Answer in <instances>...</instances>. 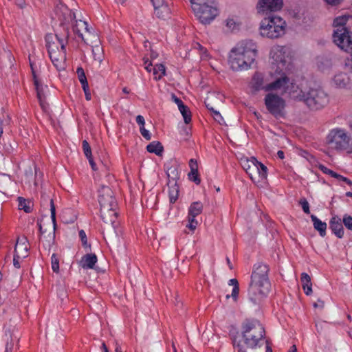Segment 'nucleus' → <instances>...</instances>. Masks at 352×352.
Segmentation results:
<instances>
[{
	"mask_svg": "<svg viewBox=\"0 0 352 352\" xmlns=\"http://www.w3.org/2000/svg\"><path fill=\"white\" fill-rule=\"evenodd\" d=\"M269 272V266L263 263H256L253 267L248 296L249 300L254 305H260L270 292Z\"/></svg>",
	"mask_w": 352,
	"mask_h": 352,
	"instance_id": "obj_1",
	"label": "nucleus"
},
{
	"mask_svg": "<svg viewBox=\"0 0 352 352\" xmlns=\"http://www.w3.org/2000/svg\"><path fill=\"white\" fill-rule=\"evenodd\" d=\"M256 56V43L252 40L242 41L232 49L229 64L233 71L247 70L254 63Z\"/></svg>",
	"mask_w": 352,
	"mask_h": 352,
	"instance_id": "obj_2",
	"label": "nucleus"
},
{
	"mask_svg": "<svg viewBox=\"0 0 352 352\" xmlns=\"http://www.w3.org/2000/svg\"><path fill=\"white\" fill-rule=\"evenodd\" d=\"M98 201L100 206V215L103 221L106 223L113 224L116 221L117 212V202L111 189L104 185H102L99 190Z\"/></svg>",
	"mask_w": 352,
	"mask_h": 352,
	"instance_id": "obj_3",
	"label": "nucleus"
},
{
	"mask_svg": "<svg viewBox=\"0 0 352 352\" xmlns=\"http://www.w3.org/2000/svg\"><path fill=\"white\" fill-rule=\"evenodd\" d=\"M242 340L248 349H255L265 337V331L256 320H246L242 324Z\"/></svg>",
	"mask_w": 352,
	"mask_h": 352,
	"instance_id": "obj_4",
	"label": "nucleus"
},
{
	"mask_svg": "<svg viewBox=\"0 0 352 352\" xmlns=\"http://www.w3.org/2000/svg\"><path fill=\"white\" fill-rule=\"evenodd\" d=\"M46 42L49 56L53 65L58 70L64 69L66 61L64 40L60 38L56 34L55 36L47 35Z\"/></svg>",
	"mask_w": 352,
	"mask_h": 352,
	"instance_id": "obj_5",
	"label": "nucleus"
},
{
	"mask_svg": "<svg viewBox=\"0 0 352 352\" xmlns=\"http://www.w3.org/2000/svg\"><path fill=\"white\" fill-rule=\"evenodd\" d=\"M286 22L276 15H270L260 23V34L271 39L278 38L285 34Z\"/></svg>",
	"mask_w": 352,
	"mask_h": 352,
	"instance_id": "obj_6",
	"label": "nucleus"
},
{
	"mask_svg": "<svg viewBox=\"0 0 352 352\" xmlns=\"http://www.w3.org/2000/svg\"><path fill=\"white\" fill-rule=\"evenodd\" d=\"M242 166L255 184L262 186L265 183L267 179V168L256 158L245 160Z\"/></svg>",
	"mask_w": 352,
	"mask_h": 352,
	"instance_id": "obj_7",
	"label": "nucleus"
},
{
	"mask_svg": "<svg viewBox=\"0 0 352 352\" xmlns=\"http://www.w3.org/2000/svg\"><path fill=\"white\" fill-rule=\"evenodd\" d=\"M272 63L277 67L276 71L286 72L292 68L289 49L285 46H274L270 52Z\"/></svg>",
	"mask_w": 352,
	"mask_h": 352,
	"instance_id": "obj_8",
	"label": "nucleus"
},
{
	"mask_svg": "<svg viewBox=\"0 0 352 352\" xmlns=\"http://www.w3.org/2000/svg\"><path fill=\"white\" fill-rule=\"evenodd\" d=\"M327 144L336 150H352L351 139L341 129L331 130L327 137Z\"/></svg>",
	"mask_w": 352,
	"mask_h": 352,
	"instance_id": "obj_9",
	"label": "nucleus"
},
{
	"mask_svg": "<svg viewBox=\"0 0 352 352\" xmlns=\"http://www.w3.org/2000/svg\"><path fill=\"white\" fill-rule=\"evenodd\" d=\"M305 104L311 110H319L329 102L327 94L320 88H310L307 90Z\"/></svg>",
	"mask_w": 352,
	"mask_h": 352,
	"instance_id": "obj_10",
	"label": "nucleus"
},
{
	"mask_svg": "<svg viewBox=\"0 0 352 352\" xmlns=\"http://www.w3.org/2000/svg\"><path fill=\"white\" fill-rule=\"evenodd\" d=\"M266 109L276 118L285 117V101L280 96L274 94H267L265 97Z\"/></svg>",
	"mask_w": 352,
	"mask_h": 352,
	"instance_id": "obj_11",
	"label": "nucleus"
},
{
	"mask_svg": "<svg viewBox=\"0 0 352 352\" xmlns=\"http://www.w3.org/2000/svg\"><path fill=\"white\" fill-rule=\"evenodd\" d=\"M334 43L342 50L352 52V32L349 29L335 30L333 34Z\"/></svg>",
	"mask_w": 352,
	"mask_h": 352,
	"instance_id": "obj_12",
	"label": "nucleus"
},
{
	"mask_svg": "<svg viewBox=\"0 0 352 352\" xmlns=\"http://www.w3.org/2000/svg\"><path fill=\"white\" fill-rule=\"evenodd\" d=\"M283 0H258L256 9L258 13L264 14L267 12H276L282 9Z\"/></svg>",
	"mask_w": 352,
	"mask_h": 352,
	"instance_id": "obj_13",
	"label": "nucleus"
},
{
	"mask_svg": "<svg viewBox=\"0 0 352 352\" xmlns=\"http://www.w3.org/2000/svg\"><path fill=\"white\" fill-rule=\"evenodd\" d=\"M195 16L203 24H210L219 14V10L217 7H210L206 8L202 7L201 8V13L197 12L196 10H192Z\"/></svg>",
	"mask_w": 352,
	"mask_h": 352,
	"instance_id": "obj_14",
	"label": "nucleus"
},
{
	"mask_svg": "<svg viewBox=\"0 0 352 352\" xmlns=\"http://www.w3.org/2000/svg\"><path fill=\"white\" fill-rule=\"evenodd\" d=\"M203 210V204L199 201H195L191 204L188 209V223L186 227L190 230L194 231L197 225L198 222L195 219V217L200 214Z\"/></svg>",
	"mask_w": 352,
	"mask_h": 352,
	"instance_id": "obj_15",
	"label": "nucleus"
},
{
	"mask_svg": "<svg viewBox=\"0 0 352 352\" xmlns=\"http://www.w3.org/2000/svg\"><path fill=\"white\" fill-rule=\"evenodd\" d=\"M50 193L51 190H46L45 188H42L41 191V204L45 205L47 204V201L50 200V212H51V218L52 223L54 224V228H56V208L54 204V201L52 199H50Z\"/></svg>",
	"mask_w": 352,
	"mask_h": 352,
	"instance_id": "obj_16",
	"label": "nucleus"
},
{
	"mask_svg": "<svg viewBox=\"0 0 352 352\" xmlns=\"http://www.w3.org/2000/svg\"><path fill=\"white\" fill-rule=\"evenodd\" d=\"M291 99L305 103L307 90H303L298 85H292L288 91Z\"/></svg>",
	"mask_w": 352,
	"mask_h": 352,
	"instance_id": "obj_17",
	"label": "nucleus"
},
{
	"mask_svg": "<svg viewBox=\"0 0 352 352\" xmlns=\"http://www.w3.org/2000/svg\"><path fill=\"white\" fill-rule=\"evenodd\" d=\"M278 72L280 73V70ZM281 73L282 75L280 78L266 85V91L280 89L285 87V85L289 82V78L287 77L285 72H281Z\"/></svg>",
	"mask_w": 352,
	"mask_h": 352,
	"instance_id": "obj_18",
	"label": "nucleus"
},
{
	"mask_svg": "<svg viewBox=\"0 0 352 352\" xmlns=\"http://www.w3.org/2000/svg\"><path fill=\"white\" fill-rule=\"evenodd\" d=\"M329 226L331 231L338 238H342L344 235V229L341 222V219L337 216L333 217L329 221Z\"/></svg>",
	"mask_w": 352,
	"mask_h": 352,
	"instance_id": "obj_19",
	"label": "nucleus"
},
{
	"mask_svg": "<svg viewBox=\"0 0 352 352\" xmlns=\"http://www.w3.org/2000/svg\"><path fill=\"white\" fill-rule=\"evenodd\" d=\"M28 246L25 239L21 240L18 239L14 248V254L21 258L27 257Z\"/></svg>",
	"mask_w": 352,
	"mask_h": 352,
	"instance_id": "obj_20",
	"label": "nucleus"
},
{
	"mask_svg": "<svg viewBox=\"0 0 352 352\" xmlns=\"http://www.w3.org/2000/svg\"><path fill=\"white\" fill-rule=\"evenodd\" d=\"M192 10H196L197 12L201 13V8L206 7H217L215 0H190Z\"/></svg>",
	"mask_w": 352,
	"mask_h": 352,
	"instance_id": "obj_21",
	"label": "nucleus"
},
{
	"mask_svg": "<svg viewBox=\"0 0 352 352\" xmlns=\"http://www.w3.org/2000/svg\"><path fill=\"white\" fill-rule=\"evenodd\" d=\"M98 258L95 254H86L80 261V265L83 269H93Z\"/></svg>",
	"mask_w": 352,
	"mask_h": 352,
	"instance_id": "obj_22",
	"label": "nucleus"
},
{
	"mask_svg": "<svg viewBox=\"0 0 352 352\" xmlns=\"http://www.w3.org/2000/svg\"><path fill=\"white\" fill-rule=\"evenodd\" d=\"M71 17L73 18V19L75 20L76 24L73 26V30L74 32L78 35L80 38H82V40L86 43V41L83 36L82 33H81V29H84L86 30V32H89V28H88V24L86 21L80 20L78 22L76 20V15L75 13H72L71 14Z\"/></svg>",
	"mask_w": 352,
	"mask_h": 352,
	"instance_id": "obj_23",
	"label": "nucleus"
},
{
	"mask_svg": "<svg viewBox=\"0 0 352 352\" xmlns=\"http://www.w3.org/2000/svg\"><path fill=\"white\" fill-rule=\"evenodd\" d=\"M14 327H8L5 329L4 340L6 341V351L8 352L11 350L13 346L14 338H16L14 334Z\"/></svg>",
	"mask_w": 352,
	"mask_h": 352,
	"instance_id": "obj_24",
	"label": "nucleus"
},
{
	"mask_svg": "<svg viewBox=\"0 0 352 352\" xmlns=\"http://www.w3.org/2000/svg\"><path fill=\"white\" fill-rule=\"evenodd\" d=\"M167 186L170 202L173 204L178 198L179 187L175 179L169 180Z\"/></svg>",
	"mask_w": 352,
	"mask_h": 352,
	"instance_id": "obj_25",
	"label": "nucleus"
},
{
	"mask_svg": "<svg viewBox=\"0 0 352 352\" xmlns=\"http://www.w3.org/2000/svg\"><path fill=\"white\" fill-rule=\"evenodd\" d=\"M189 166L190 168V172L188 173L189 179L195 184H199L201 182V180L199 177L197 161L194 159H191L189 161Z\"/></svg>",
	"mask_w": 352,
	"mask_h": 352,
	"instance_id": "obj_26",
	"label": "nucleus"
},
{
	"mask_svg": "<svg viewBox=\"0 0 352 352\" xmlns=\"http://www.w3.org/2000/svg\"><path fill=\"white\" fill-rule=\"evenodd\" d=\"M251 85L254 91H258L263 89H265L266 86L263 85V75L261 73H255L252 77Z\"/></svg>",
	"mask_w": 352,
	"mask_h": 352,
	"instance_id": "obj_27",
	"label": "nucleus"
},
{
	"mask_svg": "<svg viewBox=\"0 0 352 352\" xmlns=\"http://www.w3.org/2000/svg\"><path fill=\"white\" fill-rule=\"evenodd\" d=\"M311 219L313 221L314 229L319 232V234L322 237H324L326 235L327 223L325 222H322L314 214L311 215Z\"/></svg>",
	"mask_w": 352,
	"mask_h": 352,
	"instance_id": "obj_28",
	"label": "nucleus"
},
{
	"mask_svg": "<svg viewBox=\"0 0 352 352\" xmlns=\"http://www.w3.org/2000/svg\"><path fill=\"white\" fill-rule=\"evenodd\" d=\"M334 85L338 87H345L349 83V78L346 73L340 72L334 76Z\"/></svg>",
	"mask_w": 352,
	"mask_h": 352,
	"instance_id": "obj_29",
	"label": "nucleus"
},
{
	"mask_svg": "<svg viewBox=\"0 0 352 352\" xmlns=\"http://www.w3.org/2000/svg\"><path fill=\"white\" fill-rule=\"evenodd\" d=\"M300 280L302 282V287L305 293L307 296L310 295L312 293L311 277L307 273H302Z\"/></svg>",
	"mask_w": 352,
	"mask_h": 352,
	"instance_id": "obj_30",
	"label": "nucleus"
},
{
	"mask_svg": "<svg viewBox=\"0 0 352 352\" xmlns=\"http://www.w3.org/2000/svg\"><path fill=\"white\" fill-rule=\"evenodd\" d=\"M38 226L39 228V232L41 233V240L44 242V241L46 242L45 245H47L48 247H50L51 244L53 243L54 239H55V229H54V231L52 233H50L47 236L44 235L45 232L43 231L41 221L38 220ZM53 228L54 227L53 226Z\"/></svg>",
	"mask_w": 352,
	"mask_h": 352,
	"instance_id": "obj_31",
	"label": "nucleus"
},
{
	"mask_svg": "<svg viewBox=\"0 0 352 352\" xmlns=\"http://www.w3.org/2000/svg\"><path fill=\"white\" fill-rule=\"evenodd\" d=\"M154 10L155 14L160 19H165L168 17L170 13L168 3L160 5L159 6H155Z\"/></svg>",
	"mask_w": 352,
	"mask_h": 352,
	"instance_id": "obj_32",
	"label": "nucleus"
},
{
	"mask_svg": "<svg viewBox=\"0 0 352 352\" xmlns=\"http://www.w3.org/2000/svg\"><path fill=\"white\" fill-rule=\"evenodd\" d=\"M349 19H351V16L349 14H344L336 17L333 21V25L336 30L349 29L346 27V24Z\"/></svg>",
	"mask_w": 352,
	"mask_h": 352,
	"instance_id": "obj_33",
	"label": "nucleus"
},
{
	"mask_svg": "<svg viewBox=\"0 0 352 352\" xmlns=\"http://www.w3.org/2000/svg\"><path fill=\"white\" fill-rule=\"evenodd\" d=\"M146 150L149 153H155L158 156H161L162 155L164 148L160 142L153 141L147 145Z\"/></svg>",
	"mask_w": 352,
	"mask_h": 352,
	"instance_id": "obj_34",
	"label": "nucleus"
},
{
	"mask_svg": "<svg viewBox=\"0 0 352 352\" xmlns=\"http://www.w3.org/2000/svg\"><path fill=\"white\" fill-rule=\"evenodd\" d=\"M19 201V209L23 210L26 213H30L33 208V203L21 197H18Z\"/></svg>",
	"mask_w": 352,
	"mask_h": 352,
	"instance_id": "obj_35",
	"label": "nucleus"
},
{
	"mask_svg": "<svg viewBox=\"0 0 352 352\" xmlns=\"http://www.w3.org/2000/svg\"><path fill=\"white\" fill-rule=\"evenodd\" d=\"M229 285H233V289L231 295L228 294L226 296V298L228 299L231 296L234 301H236L239 293V285L238 280L236 278L230 279L229 280Z\"/></svg>",
	"mask_w": 352,
	"mask_h": 352,
	"instance_id": "obj_36",
	"label": "nucleus"
},
{
	"mask_svg": "<svg viewBox=\"0 0 352 352\" xmlns=\"http://www.w3.org/2000/svg\"><path fill=\"white\" fill-rule=\"evenodd\" d=\"M153 75L155 80H160L165 75V66L162 64H156L153 68Z\"/></svg>",
	"mask_w": 352,
	"mask_h": 352,
	"instance_id": "obj_37",
	"label": "nucleus"
},
{
	"mask_svg": "<svg viewBox=\"0 0 352 352\" xmlns=\"http://www.w3.org/2000/svg\"><path fill=\"white\" fill-rule=\"evenodd\" d=\"M35 89L37 94V98L39 100L40 104L41 107L44 109H45V96L44 94V90L42 85L41 83L38 84L37 85H34Z\"/></svg>",
	"mask_w": 352,
	"mask_h": 352,
	"instance_id": "obj_38",
	"label": "nucleus"
},
{
	"mask_svg": "<svg viewBox=\"0 0 352 352\" xmlns=\"http://www.w3.org/2000/svg\"><path fill=\"white\" fill-rule=\"evenodd\" d=\"M92 52L95 60L98 61L99 63H101L104 58V53L102 47L100 45H96L93 48Z\"/></svg>",
	"mask_w": 352,
	"mask_h": 352,
	"instance_id": "obj_39",
	"label": "nucleus"
},
{
	"mask_svg": "<svg viewBox=\"0 0 352 352\" xmlns=\"http://www.w3.org/2000/svg\"><path fill=\"white\" fill-rule=\"evenodd\" d=\"M179 110L184 118V122L189 124L191 122V113L189 108L184 104L179 108Z\"/></svg>",
	"mask_w": 352,
	"mask_h": 352,
	"instance_id": "obj_40",
	"label": "nucleus"
},
{
	"mask_svg": "<svg viewBox=\"0 0 352 352\" xmlns=\"http://www.w3.org/2000/svg\"><path fill=\"white\" fill-rule=\"evenodd\" d=\"M226 26L228 31L232 32L239 29V23L234 19L228 18L226 20Z\"/></svg>",
	"mask_w": 352,
	"mask_h": 352,
	"instance_id": "obj_41",
	"label": "nucleus"
},
{
	"mask_svg": "<svg viewBox=\"0 0 352 352\" xmlns=\"http://www.w3.org/2000/svg\"><path fill=\"white\" fill-rule=\"evenodd\" d=\"M51 265L54 272H59V258L56 254H53L51 256Z\"/></svg>",
	"mask_w": 352,
	"mask_h": 352,
	"instance_id": "obj_42",
	"label": "nucleus"
},
{
	"mask_svg": "<svg viewBox=\"0 0 352 352\" xmlns=\"http://www.w3.org/2000/svg\"><path fill=\"white\" fill-rule=\"evenodd\" d=\"M76 73L78 74V80L81 83L82 86H86V85L88 84V82L83 69L82 67H78L77 69Z\"/></svg>",
	"mask_w": 352,
	"mask_h": 352,
	"instance_id": "obj_43",
	"label": "nucleus"
},
{
	"mask_svg": "<svg viewBox=\"0 0 352 352\" xmlns=\"http://www.w3.org/2000/svg\"><path fill=\"white\" fill-rule=\"evenodd\" d=\"M82 149H83L84 154L85 155V156L87 157L92 155L91 149L89 146V144L85 140L82 141Z\"/></svg>",
	"mask_w": 352,
	"mask_h": 352,
	"instance_id": "obj_44",
	"label": "nucleus"
},
{
	"mask_svg": "<svg viewBox=\"0 0 352 352\" xmlns=\"http://www.w3.org/2000/svg\"><path fill=\"white\" fill-rule=\"evenodd\" d=\"M343 223L345 227L352 230V217L348 214H345L343 217Z\"/></svg>",
	"mask_w": 352,
	"mask_h": 352,
	"instance_id": "obj_45",
	"label": "nucleus"
},
{
	"mask_svg": "<svg viewBox=\"0 0 352 352\" xmlns=\"http://www.w3.org/2000/svg\"><path fill=\"white\" fill-rule=\"evenodd\" d=\"M299 204L301 205L305 213H310L309 204L305 198L300 199V200L299 201Z\"/></svg>",
	"mask_w": 352,
	"mask_h": 352,
	"instance_id": "obj_46",
	"label": "nucleus"
},
{
	"mask_svg": "<svg viewBox=\"0 0 352 352\" xmlns=\"http://www.w3.org/2000/svg\"><path fill=\"white\" fill-rule=\"evenodd\" d=\"M318 168L322 173L331 175L332 177L336 175V172L329 169L322 164H320Z\"/></svg>",
	"mask_w": 352,
	"mask_h": 352,
	"instance_id": "obj_47",
	"label": "nucleus"
},
{
	"mask_svg": "<svg viewBox=\"0 0 352 352\" xmlns=\"http://www.w3.org/2000/svg\"><path fill=\"white\" fill-rule=\"evenodd\" d=\"M212 115L214 119L220 124H222V123L224 122L223 118L219 111H213V113Z\"/></svg>",
	"mask_w": 352,
	"mask_h": 352,
	"instance_id": "obj_48",
	"label": "nucleus"
},
{
	"mask_svg": "<svg viewBox=\"0 0 352 352\" xmlns=\"http://www.w3.org/2000/svg\"><path fill=\"white\" fill-rule=\"evenodd\" d=\"M141 135L146 140H150L151 139V135L148 130H146L144 126H141L140 129Z\"/></svg>",
	"mask_w": 352,
	"mask_h": 352,
	"instance_id": "obj_49",
	"label": "nucleus"
},
{
	"mask_svg": "<svg viewBox=\"0 0 352 352\" xmlns=\"http://www.w3.org/2000/svg\"><path fill=\"white\" fill-rule=\"evenodd\" d=\"M79 236L81 239L82 245L85 247H87V239L86 234L84 230H82L79 232Z\"/></svg>",
	"mask_w": 352,
	"mask_h": 352,
	"instance_id": "obj_50",
	"label": "nucleus"
},
{
	"mask_svg": "<svg viewBox=\"0 0 352 352\" xmlns=\"http://www.w3.org/2000/svg\"><path fill=\"white\" fill-rule=\"evenodd\" d=\"M333 177L338 179V180H342L348 184L349 185H352V182L350 179L345 177H343L342 175L338 174L337 173H336V175L333 176Z\"/></svg>",
	"mask_w": 352,
	"mask_h": 352,
	"instance_id": "obj_51",
	"label": "nucleus"
},
{
	"mask_svg": "<svg viewBox=\"0 0 352 352\" xmlns=\"http://www.w3.org/2000/svg\"><path fill=\"white\" fill-rule=\"evenodd\" d=\"M82 87L83 89L84 92H85L86 99L87 100H90L91 96V93L89 91L88 84L86 85V86L85 85L82 86Z\"/></svg>",
	"mask_w": 352,
	"mask_h": 352,
	"instance_id": "obj_52",
	"label": "nucleus"
},
{
	"mask_svg": "<svg viewBox=\"0 0 352 352\" xmlns=\"http://www.w3.org/2000/svg\"><path fill=\"white\" fill-rule=\"evenodd\" d=\"M30 67H31V69H32V77H33V80H34V85H37L40 82H39V81H38V80L37 78L36 72H35L34 69L33 67V65H32V63H31L30 60Z\"/></svg>",
	"mask_w": 352,
	"mask_h": 352,
	"instance_id": "obj_53",
	"label": "nucleus"
},
{
	"mask_svg": "<svg viewBox=\"0 0 352 352\" xmlns=\"http://www.w3.org/2000/svg\"><path fill=\"white\" fill-rule=\"evenodd\" d=\"M153 7L168 3L169 0H151Z\"/></svg>",
	"mask_w": 352,
	"mask_h": 352,
	"instance_id": "obj_54",
	"label": "nucleus"
},
{
	"mask_svg": "<svg viewBox=\"0 0 352 352\" xmlns=\"http://www.w3.org/2000/svg\"><path fill=\"white\" fill-rule=\"evenodd\" d=\"M171 98L172 100L177 104L178 106V109L184 105V104L183 103V102L182 101L181 99H179V98H177L174 94H172L171 95Z\"/></svg>",
	"mask_w": 352,
	"mask_h": 352,
	"instance_id": "obj_55",
	"label": "nucleus"
},
{
	"mask_svg": "<svg viewBox=\"0 0 352 352\" xmlns=\"http://www.w3.org/2000/svg\"><path fill=\"white\" fill-rule=\"evenodd\" d=\"M345 66L349 68V70L352 73V52H351V58H347Z\"/></svg>",
	"mask_w": 352,
	"mask_h": 352,
	"instance_id": "obj_56",
	"label": "nucleus"
},
{
	"mask_svg": "<svg viewBox=\"0 0 352 352\" xmlns=\"http://www.w3.org/2000/svg\"><path fill=\"white\" fill-rule=\"evenodd\" d=\"M233 344L234 347L238 348V352H246L245 350L244 349L243 344H242L241 342H238L237 344H236V342L234 341Z\"/></svg>",
	"mask_w": 352,
	"mask_h": 352,
	"instance_id": "obj_57",
	"label": "nucleus"
},
{
	"mask_svg": "<svg viewBox=\"0 0 352 352\" xmlns=\"http://www.w3.org/2000/svg\"><path fill=\"white\" fill-rule=\"evenodd\" d=\"M22 258L21 257H18L16 255L14 254V258H13V264H14V266L16 268H19L20 267V262H19V260L21 259Z\"/></svg>",
	"mask_w": 352,
	"mask_h": 352,
	"instance_id": "obj_58",
	"label": "nucleus"
},
{
	"mask_svg": "<svg viewBox=\"0 0 352 352\" xmlns=\"http://www.w3.org/2000/svg\"><path fill=\"white\" fill-rule=\"evenodd\" d=\"M136 122L138 124L141 125V126H144L145 122L144 118L142 116L139 115L136 117Z\"/></svg>",
	"mask_w": 352,
	"mask_h": 352,
	"instance_id": "obj_59",
	"label": "nucleus"
},
{
	"mask_svg": "<svg viewBox=\"0 0 352 352\" xmlns=\"http://www.w3.org/2000/svg\"><path fill=\"white\" fill-rule=\"evenodd\" d=\"M324 1L329 5L337 6L341 3L342 0H324Z\"/></svg>",
	"mask_w": 352,
	"mask_h": 352,
	"instance_id": "obj_60",
	"label": "nucleus"
},
{
	"mask_svg": "<svg viewBox=\"0 0 352 352\" xmlns=\"http://www.w3.org/2000/svg\"><path fill=\"white\" fill-rule=\"evenodd\" d=\"M89 160V162L91 166V168L94 170H96L97 168H96V164H95L94 160H93V157H92V155L90 156V157H87Z\"/></svg>",
	"mask_w": 352,
	"mask_h": 352,
	"instance_id": "obj_61",
	"label": "nucleus"
},
{
	"mask_svg": "<svg viewBox=\"0 0 352 352\" xmlns=\"http://www.w3.org/2000/svg\"><path fill=\"white\" fill-rule=\"evenodd\" d=\"M314 307L315 308L319 307L320 309H322L324 307V302L321 300H318V302H314Z\"/></svg>",
	"mask_w": 352,
	"mask_h": 352,
	"instance_id": "obj_62",
	"label": "nucleus"
},
{
	"mask_svg": "<svg viewBox=\"0 0 352 352\" xmlns=\"http://www.w3.org/2000/svg\"><path fill=\"white\" fill-rule=\"evenodd\" d=\"M205 104H206V107L208 108V110L211 111L212 113H213V111H215L214 109V108L210 105V104L209 103V99L207 98L205 101Z\"/></svg>",
	"mask_w": 352,
	"mask_h": 352,
	"instance_id": "obj_63",
	"label": "nucleus"
},
{
	"mask_svg": "<svg viewBox=\"0 0 352 352\" xmlns=\"http://www.w3.org/2000/svg\"><path fill=\"white\" fill-rule=\"evenodd\" d=\"M101 349L102 350L103 352H109L108 348L107 347L104 342L102 343Z\"/></svg>",
	"mask_w": 352,
	"mask_h": 352,
	"instance_id": "obj_64",
	"label": "nucleus"
}]
</instances>
